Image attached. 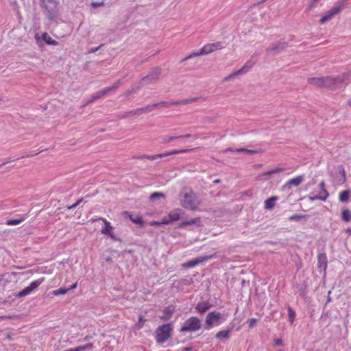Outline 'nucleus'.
Returning <instances> with one entry per match:
<instances>
[{
  "instance_id": "f8f14e48",
  "label": "nucleus",
  "mask_w": 351,
  "mask_h": 351,
  "mask_svg": "<svg viewBox=\"0 0 351 351\" xmlns=\"http://www.w3.org/2000/svg\"><path fill=\"white\" fill-rule=\"evenodd\" d=\"M119 84H120V82L118 81L113 86L106 87L105 88H104V89H102V90H101L94 93L92 95L91 99L89 101V102H93V101H95V100L101 97L102 96L105 95L106 94H107L110 90L117 88L119 86Z\"/></svg>"
},
{
  "instance_id": "4468645a",
  "label": "nucleus",
  "mask_w": 351,
  "mask_h": 351,
  "mask_svg": "<svg viewBox=\"0 0 351 351\" xmlns=\"http://www.w3.org/2000/svg\"><path fill=\"white\" fill-rule=\"evenodd\" d=\"M194 101H195V98L184 99V100H182V101H172V102L161 101L159 103H156L155 106H156V108H158V107L167 108L172 105L186 104L191 103Z\"/></svg>"
},
{
  "instance_id": "3c124183",
  "label": "nucleus",
  "mask_w": 351,
  "mask_h": 351,
  "mask_svg": "<svg viewBox=\"0 0 351 351\" xmlns=\"http://www.w3.org/2000/svg\"><path fill=\"white\" fill-rule=\"evenodd\" d=\"M77 287V283H74L73 285H71L69 288H68L67 289L71 290V289H74Z\"/></svg>"
},
{
  "instance_id": "9d476101",
  "label": "nucleus",
  "mask_w": 351,
  "mask_h": 351,
  "mask_svg": "<svg viewBox=\"0 0 351 351\" xmlns=\"http://www.w3.org/2000/svg\"><path fill=\"white\" fill-rule=\"evenodd\" d=\"M288 47V44L285 42H279L278 43H274L266 49L267 55H275Z\"/></svg>"
},
{
  "instance_id": "473e14b6",
  "label": "nucleus",
  "mask_w": 351,
  "mask_h": 351,
  "mask_svg": "<svg viewBox=\"0 0 351 351\" xmlns=\"http://www.w3.org/2000/svg\"><path fill=\"white\" fill-rule=\"evenodd\" d=\"M94 346L93 344L91 343H89L85 346H78L75 348H73V351H84L86 350H92L93 349Z\"/></svg>"
},
{
  "instance_id": "9b49d317",
  "label": "nucleus",
  "mask_w": 351,
  "mask_h": 351,
  "mask_svg": "<svg viewBox=\"0 0 351 351\" xmlns=\"http://www.w3.org/2000/svg\"><path fill=\"white\" fill-rule=\"evenodd\" d=\"M160 74V70L158 68L152 69L150 73L143 77L141 80V84H149L156 80Z\"/></svg>"
},
{
  "instance_id": "f03ea898",
  "label": "nucleus",
  "mask_w": 351,
  "mask_h": 351,
  "mask_svg": "<svg viewBox=\"0 0 351 351\" xmlns=\"http://www.w3.org/2000/svg\"><path fill=\"white\" fill-rule=\"evenodd\" d=\"M310 84L317 86H325L330 88H335L341 86V81L339 77H311L308 80Z\"/></svg>"
},
{
  "instance_id": "6ab92c4d",
  "label": "nucleus",
  "mask_w": 351,
  "mask_h": 351,
  "mask_svg": "<svg viewBox=\"0 0 351 351\" xmlns=\"http://www.w3.org/2000/svg\"><path fill=\"white\" fill-rule=\"evenodd\" d=\"M213 257V255L210 256H199L198 258H196L195 259H193V260L187 262L186 263L184 264V265L187 267H194L196 265H197L203 262H205V261L210 259Z\"/></svg>"
},
{
  "instance_id": "393cba45",
  "label": "nucleus",
  "mask_w": 351,
  "mask_h": 351,
  "mask_svg": "<svg viewBox=\"0 0 351 351\" xmlns=\"http://www.w3.org/2000/svg\"><path fill=\"white\" fill-rule=\"evenodd\" d=\"M191 135L189 134H184V135H179V136H167L162 137V142L164 143H168L173 140L182 138H188L190 137Z\"/></svg>"
},
{
  "instance_id": "a19ab883",
  "label": "nucleus",
  "mask_w": 351,
  "mask_h": 351,
  "mask_svg": "<svg viewBox=\"0 0 351 351\" xmlns=\"http://www.w3.org/2000/svg\"><path fill=\"white\" fill-rule=\"evenodd\" d=\"M160 154H158V155H152V156H149V155H143L141 158H147L149 160H154L155 159H157L158 158H160L159 156Z\"/></svg>"
},
{
  "instance_id": "0eeeda50",
  "label": "nucleus",
  "mask_w": 351,
  "mask_h": 351,
  "mask_svg": "<svg viewBox=\"0 0 351 351\" xmlns=\"http://www.w3.org/2000/svg\"><path fill=\"white\" fill-rule=\"evenodd\" d=\"M258 55H259V53L256 52L251 57V58L248 61H247V62L240 69H238V70L235 71L234 72L230 73L229 75L226 77L223 80L228 81L232 78H234L237 75H242V74L247 72L248 71H250L252 68V66L255 64V63L256 62V57Z\"/></svg>"
},
{
  "instance_id": "8fccbe9b",
  "label": "nucleus",
  "mask_w": 351,
  "mask_h": 351,
  "mask_svg": "<svg viewBox=\"0 0 351 351\" xmlns=\"http://www.w3.org/2000/svg\"><path fill=\"white\" fill-rule=\"evenodd\" d=\"M341 172L342 176V180L344 182L346 180V173L344 169H342Z\"/></svg>"
},
{
  "instance_id": "79ce46f5",
  "label": "nucleus",
  "mask_w": 351,
  "mask_h": 351,
  "mask_svg": "<svg viewBox=\"0 0 351 351\" xmlns=\"http://www.w3.org/2000/svg\"><path fill=\"white\" fill-rule=\"evenodd\" d=\"M83 201V199L81 198L80 199H78L75 204L68 206V209L69 210H72V209H74L75 208H76Z\"/></svg>"
},
{
  "instance_id": "4d7b16f0",
  "label": "nucleus",
  "mask_w": 351,
  "mask_h": 351,
  "mask_svg": "<svg viewBox=\"0 0 351 351\" xmlns=\"http://www.w3.org/2000/svg\"><path fill=\"white\" fill-rule=\"evenodd\" d=\"M152 225H154V224H162L161 222H156V221H154L151 223Z\"/></svg>"
},
{
  "instance_id": "a18cd8bd",
  "label": "nucleus",
  "mask_w": 351,
  "mask_h": 351,
  "mask_svg": "<svg viewBox=\"0 0 351 351\" xmlns=\"http://www.w3.org/2000/svg\"><path fill=\"white\" fill-rule=\"evenodd\" d=\"M145 322V319H143L142 316H140L138 318V328H142Z\"/></svg>"
},
{
  "instance_id": "bb28decb",
  "label": "nucleus",
  "mask_w": 351,
  "mask_h": 351,
  "mask_svg": "<svg viewBox=\"0 0 351 351\" xmlns=\"http://www.w3.org/2000/svg\"><path fill=\"white\" fill-rule=\"evenodd\" d=\"M351 195V191L350 190H345L341 191L339 195V200L341 202H347L349 199V197Z\"/></svg>"
},
{
  "instance_id": "6e6d98bb",
  "label": "nucleus",
  "mask_w": 351,
  "mask_h": 351,
  "mask_svg": "<svg viewBox=\"0 0 351 351\" xmlns=\"http://www.w3.org/2000/svg\"><path fill=\"white\" fill-rule=\"evenodd\" d=\"M138 88V87L136 88V89H135L134 88H132V90L129 92V93H132V92H136Z\"/></svg>"
},
{
  "instance_id": "a211bd4d",
  "label": "nucleus",
  "mask_w": 351,
  "mask_h": 351,
  "mask_svg": "<svg viewBox=\"0 0 351 351\" xmlns=\"http://www.w3.org/2000/svg\"><path fill=\"white\" fill-rule=\"evenodd\" d=\"M99 219L103 221L104 223V226L101 228V232L104 234L108 235L111 238L114 239V236L112 233L113 228L111 226L110 223L104 218H100Z\"/></svg>"
},
{
  "instance_id": "09e8293b",
  "label": "nucleus",
  "mask_w": 351,
  "mask_h": 351,
  "mask_svg": "<svg viewBox=\"0 0 351 351\" xmlns=\"http://www.w3.org/2000/svg\"><path fill=\"white\" fill-rule=\"evenodd\" d=\"M274 343L276 346H280L282 343V341L281 339H276L274 340Z\"/></svg>"
},
{
  "instance_id": "37998d69",
  "label": "nucleus",
  "mask_w": 351,
  "mask_h": 351,
  "mask_svg": "<svg viewBox=\"0 0 351 351\" xmlns=\"http://www.w3.org/2000/svg\"><path fill=\"white\" fill-rule=\"evenodd\" d=\"M302 218V216L301 215H293L292 216H291L289 219L290 221H297V220H300Z\"/></svg>"
},
{
  "instance_id": "bf43d9fd",
  "label": "nucleus",
  "mask_w": 351,
  "mask_h": 351,
  "mask_svg": "<svg viewBox=\"0 0 351 351\" xmlns=\"http://www.w3.org/2000/svg\"><path fill=\"white\" fill-rule=\"evenodd\" d=\"M35 38H36L37 40H38L39 37H38V34H36V36H35Z\"/></svg>"
},
{
  "instance_id": "dca6fc26",
  "label": "nucleus",
  "mask_w": 351,
  "mask_h": 351,
  "mask_svg": "<svg viewBox=\"0 0 351 351\" xmlns=\"http://www.w3.org/2000/svg\"><path fill=\"white\" fill-rule=\"evenodd\" d=\"M304 176L300 175L287 180L284 185L285 188L291 189V186H298L304 180Z\"/></svg>"
},
{
  "instance_id": "ea45409f",
  "label": "nucleus",
  "mask_w": 351,
  "mask_h": 351,
  "mask_svg": "<svg viewBox=\"0 0 351 351\" xmlns=\"http://www.w3.org/2000/svg\"><path fill=\"white\" fill-rule=\"evenodd\" d=\"M130 219H131V220H132L134 223H136V224H140V223H143V218H142V217H141V216H137V217H135V218H132V217H130Z\"/></svg>"
},
{
  "instance_id": "f3484780",
  "label": "nucleus",
  "mask_w": 351,
  "mask_h": 351,
  "mask_svg": "<svg viewBox=\"0 0 351 351\" xmlns=\"http://www.w3.org/2000/svg\"><path fill=\"white\" fill-rule=\"evenodd\" d=\"M328 266V259L325 253H321L317 257V267L321 271H326Z\"/></svg>"
},
{
  "instance_id": "7ed1b4c3",
  "label": "nucleus",
  "mask_w": 351,
  "mask_h": 351,
  "mask_svg": "<svg viewBox=\"0 0 351 351\" xmlns=\"http://www.w3.org/2000/svg\"><path fill=\"white\" fill-rule=\"evenodd\" d=\"M173 328L171 324L167 323L158 326L155 331V339L158 343L166 342L172 335Z\"/></svg>"
},
{
  "instance_id": "b1692460",
  "label": "nucleus",
  "mask_w": 351,
  "mask_h": 351,
  "mask_svg": "<svg viewBox=\"0 0 351 351\" xmlns=\"http://www.w3.org/2000/svg\"><path fill=\"white\" fill-rule=\"evenodd\" d=\"M278 199V197L272 196L265 201V206L264 208L267 210L272 209L274 206L276 201Z\"/></svg>"
},
{
  "instance_id": "6e6552de",
  "label": "nucleus",
  "mask_w": 351,
  "mask_h": 351,
  "mask_svg": "<svg viewBox=\"0 0 351 351\" xmlns=\"http://www.w3.org/2000/svg\"><path fill=\"white\" fill-rule=\"evenodd\" d=\"M181 205L187 209L195 210L199 205L196 195L191 191L185 193L181 199Z\"/></svg>"
},
{
  "instance_id": "864d4df0",
  "label": "nucleus",
  "mask_w": 351,
  "mask_h": 351,
  "mask_svg": "<svg viewBox=\"0 0 351 351\" xmlns=\"http://www.w3.org/2000/svg\"><path fill=\"white\" fill-rule=\"evenodd\" d=\"M10 162V160H5L4 162H3L1 165H0V167H1L2 166L8 164V162Z\"/></svg>"
},
{
  "instance_id": "4be33fe9",
  "label": "nucleus",
  "mask_w": 351,
  "mask_h": 351,
  "mask_svg": "<svg viewBox=\"0 0 351 351\" xmlns=\"http://www.w3.org/2000/svg\"><path fill=\"white\" fill-rule=\"evenodd\" d=\"M210 307L211 305L208 302H202L196 305L195 310L198 313L202 315L209 310Z\"/></svg>"
},
{
  "instance_id": "ddd939ff",
  "label": "nucleus",
  "mask_w": 351,
  "mask_h": 351,
  "mask_svg": "<svg viewBox=\"0 0 351 351\" xmlns=\"http://www.w3.org/2000/svg\"><path fill=\"white\" fill-rule=\"evenodd\" d=\"M180 218V213L178 210H173L170 212L168 216L162 219L161 223L169 224L172 222L179 220Z\"/></svg>"
},
{
  "instance_id": "39448f33",
  "label": "nucleus",
  "mask_w": 351,
  "mask_h": 351,
  "mask_svg": "<svg viewBox=\"0 0 351 351\" xmlns=\"http://www.w3.org/2000/svg\"><path fill=\"white\" fill-rule=\"evenodd\" d=\"M202 328L201 320L195 316L190 317L182 324L180 332L182 333L196 332Z\"/></svg>"
},
{
  "instance_id": "e433bc0d",
  "label": "nucleus",
  "mask_w": 351,
  "mask_h": 351,
  "mask_svg": "<svg viewBox=\"0 0 351 351\" xmlns=\"http://www.w3.org/2000/svg\"><path fill=\"white\" fill-rule=\"evenodd\" d=\"M235 152H243V153L250 154L257 153L256 150L248 149L246 148L237 149H235Z\"/></svg>"
},
{
  "instance_id": "c85d7f7f",
  "label": "nucleus",
  "mask_w": 351,
  "mask_h": 351,
  "mask_svg": "<svg viewBox=\"0 0 351 351\" xmlns=\"http://www.w3.org/2000/svg\"><path fill=\"white\" fill-rule=\"evenodd\" d=\"M42 38H43V40H45V42L48 45H58V42L56 41L55 40L52 39L48 35V34L46 32L42 34Z\"/></svg>"
},
{
  "instance_id": "49530a36",
  "label": "nucleus",
  "mask_w": 351,
  "mask_h": 351,
  "mask_svg": "<svg viewBox=\"0 0 351 351\" xmlns=\"http://www.w3.org/2000/svg\"><path fill=\"white\" fill-rule=\"evenodd\" d=\"M103 45H99V47H95V48H91L89 49L88 51V53H95L96 51H97Z\"/></svg>"
},
{
  "instance_id": "c9c22d12",
  "label": "nucleus",
  "mask_w": 351,
  "mask_h": 351,
  "mask_svg": "<svg viewBox=\"0 0 351 351\" xmlns=\"http://www.w3.org/2000/svg\"><path fill=\"white\" fill-rule=\"evenodd\" d=\"M288 315H289V320L292 324L293 323L295 318V311L291 308H288Z\"/></svg>"
},
{
  "instance_id": "f704fd0d",
  "label": "nucleus",
  "mask_w": 351,
  "mask_h": 351,
  "mask_svg": "<svg viewBox=\"0 0 351 351\" xmlns=\"http://www.w3.org/2000/svg\"><path fill=\"white\" fill-rule=\"evenodd\" d=\"M283 171H284V169L280 168V167H276V168L272 169L269 171L264 172L263 173V176H270L271 174L282 172Z\"/></svg>"
},
{
  "instance_id": "58836bf2",
  "label": "nucleus",
  "mask_w": 351,
  "mask_h": 351,
  "mask_svg": "<svg viewBox=\"0 0 351 351\" xmlns=\"http://www.w3.org/2000/svg\"><path fill=\"white\" fill-rule=\"evenodd\" d=\"M165 197V195L163 193H161V192H154L153 193L151 194L150 195V199L154 200L158 197Z\"/></svg>"
},
{
  "instance_id": "1a4fd4ad",
  "label": "nucleus",
  "mask_w": 351,
  "mask_h": 351,
  "mask_svg": "<svg viewBox=\"0 0 351 351\" xmlns=\"http://www.w3.org/2000/svg\"><path fill=\"white\" fill-rule=\"evenodd\" d=\"M44 278H40L38 280L32 281L29 286L19 291L16 296L18 298H23L29 295L32 291L37 289V288L44 282Z\"/></svg>"
},
{
  "instance_id": "aec40b11",
  "label": "nucleus",
  "mask_w": 351,
  "mask_h": 351,
  "mask_svg": "<svg viewBox=\"0 0 351 351\" xmlns=\"http://www.w3.org/2000/svg\"><path fill=\"white\" fill-rule=\"evenodd\" d=\"M156 108V106H155V104H152V105H148V106H147L145 107L139 108H137L136 110L130 111L128 112V114H129L134 115V114H140L144 113V112L147 113V112H152Z\"/></svg>"
},
{
  "instance_id": "423d86ee",
  "label": "nucleus",
  "mask_w": 351,
  "mask_h": 351,
  "mask_svg": "<svg viewBox=\"0 0 351 351\" xmlns=\"http://www.w3.org/2000/svg\"><path fill=\"white\" fill-rule=\"evenodd\" d=\"M225 321L222 315L216 311L210 312L206 317L205 328L210 330L214 326L221 324Z\"/></svg>"
},
{
  "instance_id": "c03bdc74",
  "label": "nucleus",
  "mask_w": 351,
  "mask_h": 351,
  "mask_svg": "<svg viewBox=\"0 0 351 351\" xmlns=\"http://www.w3.org/2000/svg\"><path fill=\"white\" fill-rule=\"evenodd\" d=\"M257 320L255 319V318H251L249 319L248 322H249V327L250 328H253L254 326L256 324Z\"/></svg>"
},
{
  "instance_id": "de8ad7c7",
  "label": "nucleus",
  "mask_w": 351,
  "mask_h": 351,
  "mask_svg": "<svg viewBox=\"0 0 351 351\" xmlns=\"http://www.w3.org/2000/svg\"><path fill=\"white\" fill-rule=\"evenodd\" d=\"M319 186L320 190H322V191L326 190V187H325V182H324V181H322L319 183Z\"/></svg>"
},
{
  "instance_id": "2f4dec72",
  "label": "nucleus",
  "mask_w": 351,
  "mask_h": 351,
  "mask_svg": "<svg viewBox=\"0 0 351 351\" xmlns=\"http://www.w3.org/2000/svg\"><path fill=\"white\" fill-rule=\"evenodd\" d=\"M200 223L199 218H194V219H191L190 220H186V221H182L180 223V227L182 228V227H184L185 226L192 225V224H197V223Z\"/></svg>"
},
{
  "instance_id": "052dcab7",
  "label": "nucleus",
  "mask_w": 351,
  "mask_h": 351,
  "mask_svg": "<svg viewBox=\"0 0 351 351\" xmlns=\"http://www.w3.org/2000/svg\"><path fill=\"white\" fill-rule=\"evenodd\" d=\"M219 182V180H215V182Z\"/></svg>"
},
{
  "instance_id": "13d9d810",
  "label": "nucleus",
  "mask_w": 351,
  "mask_h": 351,
  "mask_svg": "<svg viewBox=\"0 0 351 351\" xmlns=\"http://www.w3.org/2000/svg\"><path fill=\"white\" fill-rule=\"evenodd\" d=\"M6 337H7V339H11L10 334L8 333Z\"/></svg>"
},
{
  "instance_id": "2eb2a0df",
  "label": "nucleus",
  "mask_w": 351,
  "mask_h": 351,
  "mask_svg": "<svg viewBox=\"0 0 351 351\" xmlns=\"http://www.w3.org/2000/svg\"><path fill=\"white\" fill-rule=\"evenodd\" d=\"M341 8L339 6L334 7L330 10L324 16H323L320 20V23L323 24L330 19H332L335 15H336L340 11Z\"/></svg>"
},
{
  "instance_id": "72a5a7b5",
  "label": "nucleus",
  "mask_w": 351,
  "mask_h": 351,
  "mask_svg": "<svg viewBox=\"0 0 351 351\" xmlns=\"http://www.w3.org/2000/svg\"><path fill=\"white\" fill-rule=\"evenodd\" d=\"M283 171H284V169L280 168V167H276V168L272 169L269 171L264 172L263 173V176H270L271 174L282 172Z\"/></svg>"
},
{
  "instance_id": "cd10ccee",
  "label": "nucleus",
  "mask_w": 351,
  "mask_h": 351,
  "mask_svg": "<svg viewBox=\"0 0 351 351\" xmlns=\"http://www.w3.org/2000/svg\"><path fill=\"white\" fill-rule=\"evenodd\" d=\"M232 328H229L228 330H220L216 333L215 337L217 339H228L230 337V332Z\"/></svg>"
},
{
  "instance_id": "5701e85b",
  "label": "nucleus",
  "mask_w": 351,
  "mask_h": 351,
  "mask_svg": "<svg viewBox=\"0 0 351 351\" xmlns=\"http://www.w3.org/2000/svg\"><path fill=\"white\" fill-rule=\"evenodd\" d=\"M173 308L169 306L163 310V315L160 317V319L164 321L169 320L173 314Z\"/></svg>"
},
{
  "instance_id": "a878e982",
  "label": "nucleus",
  "mask_w": 351,
  "mask_h": 351,
  "mask_svg": "<svg viewBox=\"0 0 351 351\" xmlns=\"http://www.w3.org/2000/svg\"><path fill=\"white\" fill-rule=\"evenodd\" d=\"M26 218L27 215H25L19 219H10L6 221L5 224L8 226H16L22 223Z\"/></svg>"
},
{
  "instance_id": "412c9836",
  "label": "nucleus",
  "mask_w": 351,
  "mask_h": 351,
  "mask_svg": "<svg viewBox=\"0 0 351 351\" xmlns=\"http://www.w3.org/2000/svg\"><path fill=\"white\" fill-rule=\"evenodd\" d=\"M329 193H328L327 190H320L318 195H313L312 194L311 196H309V199L311 201L315 200H322L323 202H325L328 197Z\"/></svg>"
},
{
  "instance_id": "5fc2aeb1",
  "label": "nucleus",
  "mask_w": 351,
  "mask_h": 351,
  "mask_svg": "<svg viewBox=\"0 0 351 351\" xmlns=\"http://www.w3.org/2000/svg\"><path fill=\"white\" fill-rule=\"evenodd\" d=\"M91 338L90 336L89 335H86L85 337H84V341H88Z\"/></svg>"
},
{
  "instance_id": "7c9ffc66",
  "label": "nucleus",
  "mask_w": 351,
  "mask_h": 351,
  "mask_svg": "<svg viewBox=\"0 0 351 351\" xmlns=\"http://www.w3.org/2000/svg\"><path fill=\"white\" fill-rule=\"evenodd\" d=\"M343 221L348 222L351 220V212L348 209H343L341 212Z\"/></svg>"
},
{
  "instance_id": "f257e3e1",
  "label": "nucleus",
  "mask_w": 351,
  "mask_h": 351,
  "mask_svg": "<svg viewBox=\"0 0 351 351\" xmlns=\"http://www.w3.org/2000/svg\"><path fill=\"white\" fill-rule=\"evenodd\" d=\"M44 14L50 21H56L59 15V2L57 0H39Z\"/></svg>"
},
{
  "instance_id": "20e7f679",
  "label": "nucleus",
  "mask_w": 351,
  "mask_h": 351,
  "mask_svg": "<svg viewBox=\"0 0 351 351\" xmlns=\"http://www.w3.org/2000/svg\"><path fill=\"white\" fill-rule=\"evenodd\" d=\"M224 48V45L221 42H216L214 43H209L207 45H205L199 51L197 52H193L189 55L188 56H186L182 61H185L189 59H191L193 58L202 56V55H206L209 54L210 53H213L217 50L221 49Z\"/></svg>"
},
{
  "instance_id": "680f3d73",
  "label": "nucleus",
  "mask_w": 351,
  "mask_h": 351,
  "mask_svg": "<svg viewBox=\"0 0 351 351\" xmlns=\"http://www.w3.org/2000/svg\"><path fill=\"white\" fill-rule=\"evenodd\" d=\"M313 2H316V1H317L318 0H313Z\"/></svg>"
},
{
  "instance_id": "4c0bfd02",
  "label": "nucleus",
  "mask_w": 351,
  "mask_h": 351,
  "mask_svg": "<svg viewBox=\"0 0 351 351\" xmlns=\"http://www.w3.org/2000/svg\"><path fill=\"white\" fill-rule=\"evenodd\" d=\"M69 289H66L65 288H60L58 289L54 290L53 291V294L54 295H64L66 294L68 292Z\"/></svg>"
},
{
  "instance_id": "603ef678",
  "label": "nucleus",
  "mask_w": 351,
  "mask_h": 351,
  "mask_svg": "<svg viewBox=\"0 0 351 351\" xmlns=\"http://www.w3.org/2000/svg\"><path fill=\"white\" fill-rule=\"evenodd\" d=\"M193 350V347H186L183 348L182 351H191Z\"/></svg>"
},
{
  "instance_id": "c756f323",
  "label": "nucleus",
  "mask_w": 351,
  "mask_h": 351,
  "mask_svg": "<svg viewBox=\"0 0 351 351\" xmlns=\"http://www.w3.org/2000/svg\"><path fill=\"white\" fill-rule=\"evenodd\" d=\"M189 150V149H173V150H172V151H171L169 152H166V153L160 154L159 155V156L160 157H165V156H169V155H172V154L186 153Z\"/></svg>"
}]
</instances>
